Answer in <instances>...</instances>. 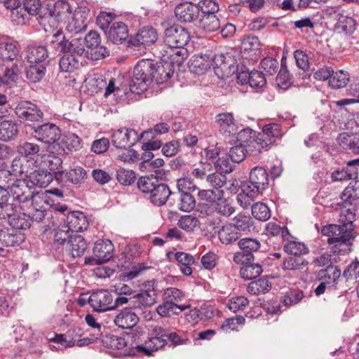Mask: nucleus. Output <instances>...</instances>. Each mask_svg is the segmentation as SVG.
Segmentation results:
<instances>
[{
	"mask_svg": "<svg viewBox=\"0 0 359 359\" xmlns=\"http://www.w3.org/2000/svg\"><path fill=\"white\" fill-rule=\"evenodd\" d=\"M346 199L341 208L339 224H328L323 226L321 233L329 236L327 243L332 245L331 252L333 254L345 255L351 250L353 241L357 236L355 231V208L351 202L359 198V188L354 185L348 186L343 192Z\"/></svg>",
	"mask_w": 359,
	"mask_h": 359,
	"instance_id": "f257e3e1",
	"label": "nucleus"
},
{
	"mask_svg": "<svg viewBox=\"0 0 359 359\" xmlns=\"http://www.w3.org/2000/svg\"><path fill=\"white\" fill-rule=\"evenodd\" d=\"M48 46L55 49L57 52L81 56L85 52L84 41L81 37H71L67 39L61 32L54 34L50 41L47 42Z\"/></svg>",
	"mask_w": 359,
	"mask_h": 359,
	"instance_id": "f03ea898",
	"label": "nucleus"
},
{
	"mask_svg": "<svg viewBox=\"0 0 359 359\" xmlns=\"http://www.w3.org/2000/svg\"><path fill=\"white\" fill-rule=\"evenodd\" d=\"M269 175L262 167H255L250 173L249 181L242 185V191L251 200L265 190L269 185Z\"/></svg>",
	"mask_w": 359,
	"mask_h": 359,
	"instance_id": "7ed1b4c3",
	"label": "nucleus"
},
{
	"mask_svg": "<svg viewBox=\"0 0 359 359\" xmlns=\"http://www.w3.org/2000/svg\"><path fill=\"white\" fill-rule=\"evenodd\" d=\"M154 62L149 60H142L135 65L132 80L133 87L140 91L145 90L149 83L154 81Z\"/></svg>",
	"mask_w": 359,
	"mask_h": 359,
	"instance_id": "20e7f679",
	"label": "nucleus"
},
{
	"mask_svg": "<svg viewBox=\"0 0 359 359\" xmlns=\"http://www.w3.org/2000/svg\"><path fill=\"white\" fill-rule=\"evenodd\" d=\"M32 135L38 141L46 144H53L61 137V131L54 123H46L37 126H32Z\"/></svg>",
	"mask_w": 359,
	"mask_h": 359,
	"instance_id": "39448f33",
	"label": "nucleus"
},
{
	"mask_svg": "<svg viewBox=\"0 0 359 359\" xmlns=\"http://www.w3.org/2000/svg\"><path fill=\"white\" fill-rule=\"evenodd\" d=\"M83 40L84 47L86 46L90 50L86 53L88 59L98 60L109 55V51L107 48L100 46V36L96 32L90 31Z\"/></svg>",
	"mask_w": 359,
	"mask_h": 359,
	"instance_id": "423d86ee",
	"label": "nucleus"
},
{
	"mask_svg": "<svg viewBox=\"0 0 359 359\" xmlns=\"http://www.w3.org/2000/svg\"><path fill=\"white\" fill-rule=\"evenodd\" d=\"M147 133L143 132L139 135L133 129L121 128L113 133L111 142L116 148L126 149L133 146Z\"/></svg>",
	"mask_w": 359,
	"mask_h": 359,
	"instance_id": "0eeeda50",
	"label": "nucleus"
},
{
	"mask_svg": "<svg viewBox=\"0 0 359 359\" xmlns=\"http://www.w3.org/2000/svg\"><path fill=\"white\" fill-rule=\"evenodd\" d=\"M240 251L233 255V261L240 264L249 263L254 259L253 252L260 248V243L256 238H245L239 241Z\"/></svg>",
	"mask_w": 359,
	"mask_h": 359,
	"instance_id": "6e6552de",
	"label": "nucleus"
},
{
	"mask_svg": "<svg viewBox=\"0 0 359 359\" xmlns=\"http://www.w3.org/2000/svg\"><path fill=\"white\" fill-rule=\"evenodd\" d=\"M15 112L20 122L29 124V122L39 121L43 116L41 110L29 101H21L15 109Z\"/></svg>",
	"mask_w": 359,
	"mask_h": 359,
	"instance_id": "1a4fd4ad",
	"label": "nucleus"
},
{
	"mask_svg": "<svg viewBox=\"0 0 359 359\" xmlns=\"http://www.w3.org/2000/svg\"><path fill=\"white\" fill-rule=\"evenodd\" d=\"M189 39L190 34L188 31L180 25L170 26L164 32V43L166 46H184Z\"/></svg>",
	"mask_w": 359,
	"mask_h": 359,
	"instance_id": "9d476101",
	"label": "nucleus"
},
{
	"mask_svg": "<svg viewBox=\"0 0 359 359\" xmlns=\"http://www.w3.org/2000/svg\"><path fill=\"white\" fill-rule=\"evenodd\" d=\"M283 135L280 125L271 123L265 125L262 131L257 134V142L260 147H269Z\"/></svg>",
	"mask_w": 359,
	"mask_h": 359,
	"instance_id": "9b49d317",
	"label": "nucleus"
},
{
	"mask_svg": "<svg viewBox=\"0 0 359 359\" xmlns=\"http://www.w3.org/2000/svg\"><path fill=\"white\" fill-rule=\"evenodd\" d=\"M88 301L95 311L103 312L114 309L112 295L106 290L93 292Z\"/></svg>",
	"mask_w": 359,
	"mask_h": 359,
	"instance_id": "f8f14e48",
	"label": "nucleus"
},
{
	"mask_svg": "<svg viewBox=\"0 0 359 359\" xmlns=\"http://www.w3.org/2000/svg\"><path fill=\"white\" fill-rule=\"evenodd\" d=\"M9 193H11V202L15 203L20 205V203L27 202L30 198L33 196L34 191L31 187L28 186L25 180H15L14 184L8 188Z\"/></svg>",
	"mask_w": 359,
	"mask_h": 359,
	"instance_id": "ddd939ff",
	"label": "nucleus"
},
{
	"mask_svg": "<svg viewBox=\"0 0 359 359\" xmlns=\"http://www.w3.org/2000/svg\"><path fill=\"white\" fill-rule=\"evenodd\" d=\"M44 11H46L43 15L44 18H53L57 22L69 20L72 14L69 4L63 0L56 1L50 8H44Z\"/></svg>",
	"mask_w": 359,
	"mask_h": 359,
	"instance_id": "4468645a",
	"label": "nucleus"
},
{
	"mask_svg": "<svg viewBox=\"0 0 359 359\" xmlns=\"http://www.w3.org/2000/svg\"><path fill=\"white\" fill-rule=\"evenodd\" d=\"M114 245L109 240L96 241L93 249L97 263H104L113 257Z\"/></svg>",
	"mask_w": 359,
	"mask_h": 359,
	"instance_id": "2eb2a0df",
	"label": "nucleus"
},
{
	"mask_svg": "<svg viewBox=\"0 0 359 359\" xmlns=\"http://www.w3.org/2000/svg\"><path fill=\"white\" fill-rule=\"evenodd\" d=\"M175 13L179 20L191 22L198 18L200 8L196 4L186 2L176 6Z\"/></svg>",
	"mask_w": 359,
	"mask_h": 359,
	"instance_id": "dca6fc26",
	"label": "nucleus"
},
{
	"mask_svg": "<svg viewBox=\"0 0 359 359\" xmlns=\"http://www.w3.org/2000/svg\"><path fill=\"white\" fill-rule=\"evenodd\" d=\"M67 225L64 228H68L72 233L83 231L87 229L88 222L86 215L81 212H72L67 216Z\"/></svg>",
	"mask_w": 359,
	"mask_h": 359,
	"instance_id": "f3484780",
	"label": "nucleus"
},
{
	"mask_svg": "<svg viewBox=\"0 0 359 359\" xmlns=\"http://www.w3.org/2000/svg\"><path fill=\"white\" fill-rule=\"evenodd\" d=\"M25 235L12 228L0 229V245L5 247L19 245L25 241Z\"/></svg>",
	"mask_w": 359,
	"mask_h": 359,
	"instance_id": "a211bd4d",
	"label": "nucleus"
},
{
	"mask_svg": "<svg viewBox=\"0 0 359 359\" xmlns=\"http://www.w3.org/2000/svg\"><path fill=\"white\" fill-rule=\"evenodd\" d=\"M105 34L113 43H121L128 37V26L122 22H113Z\"/></svg>",
	"mask_w": 359,
	"mask_h": 359,
	"instance_id": "6ab92c4d",
	"label": "nucleus"
},
{
	"mask_svg": "<svg viewBox=\"0 0 359 359\" xmlns=\"http://www.w3.org/2000/svg\"><path fill=\"white\" fill-rule=\"evenodd\" d=\"M139 322L137 315L131 311V309L126 308L114 318L116 326L122 329H131Z\"/></svg>",
	"mask_w": 359,
	"mask_h": 359,
	"instance_id": "aec40b11",
	"label": "nucleus"
},
{
	"mask_svg": "<svg viewBox=\"0 0 359 359\" xmlns=\"http://www.w3.org/2000/svg\"><path fill=\"white\" fill-rule=\"evenodd\" d=\"M48 51L46 46H28L26 50V59L30 64L46 63Z\"/></svg>",
	"mask_w": 359,
	"mask_h": 359,
	"instance_id": "412c9836",
	"label": "nucleus"
},
{
	"mask_svg": "<svg viewBox=\"0 0 359 359\" xmlns=\"http://www.w3.org/2000/svg\"><path fill=\"white\" fill-rule=\"evenodd\" d=\"M42 159L44 164L49 170L54 172L53 175L55 180L62 182L64 172L60 170L62 164V159L52 152L43 155Z\"/></svg>",
	"mask_w": 359,
	"mask_h": 359,
	"instance_id": "4be33fe9",
	"label": "nucleus"
},
{
	"mask_svg": "<svg viewBox=\"0 0 359 359\" xmlns=\"http://www.w3.org/2000/svg\"><path fill=\"white\" fill-rule=\"evenodd\" d=\"M66 249L72 257H79L82 256L86 252L87 243L82 236L74 233L68 240Z\"/></svg>",
	"mask_w": 359,
	"mask_h": 359,
	"instance_id": "5701e85b",
	"label": "nucleus"
},
{
	"mask_svg": "<svg viewBox=\"0 0 359 359\" xmlns=\"http://www.w3.org/2000/svg\"><path fill=\"white\" fill-rule=\"evenodd\" d=\"M17 208L18 204L11 202L8 189L0 187V218L12 215Z\"/></svg>",
	"mask_w": 359,
	"mask_h": 359,
	"instance_id": "b1692460",
	"label": "nucleus"
},
{
	"mask_svg": "<svg viewBox=\"0 0 359 359\" xmlns=\"http://www.w3.org/2000/svg\"><path fill=\"white\" fill-rule=\"evenodd\" d=\"M216 121L219 130L223 133L230 135L237 133L235 119L232 113L225 112L217 116Z\"/></svg>",
	"mask_w": 359,
	"mask_h": 359,
	"instance_id": "393cba45",
	"label": "nucleus"
},
{
	"mask_svg": "<svg viewBox=\"0 0 359 359\" xmlns=\"http://www.w3.org/2000/svg\"><path fill=\"white\" fill-rule=\"evenodd\" d=\"M171 195V191L168 186L161 181L149 194L150 201L155 205L161 206L168 201Z\"/></svg>",
	"mask_w": 359,
	"mask_h": 359,
	"instance_id": "a878e982",
	"label": "nucleus"
},
{
	"mask_svg": "<svg viewBox=\"0 0 359 359\" xmlns=\"http://www.w3.org/2000/svg\"><path fill=\"white\" fill-rule=\"evenodd\" d=\"M157 39L156 30L152 27H144L140 29L135 38L130 41L133 46H149Z\"/></svg>",
	"mask_w": 359,
	"mask_h": 359,
	"instance_id": "bb28decb",
	"label": "nucleus"
},
{
	"mask_svg": "<svg viewBox=\"0 0 359 359\" xmlns=\"http://www.w3.org/2000/svg\"><path fill=\"white\" fill-rule=\"evenodd\" d=\"M167 344V341L161 337H152L143 344L137 345L136 349L137 352L142 353L145 355H151L153 352L163 348Z\"/></svg>",
	"mask_w": 359,
	"mask_h": 359,
	"instance_id": "cd10ccee",
	"label": "nucleus"
},
{
	"mask_svg": "<svg viewBox=\"0 0 359 359\" xmlns=\"http://www.w3.org/2000/svg\"><path fill=\"white\" fill-rule=\"evenodd\" d=\"M165 52L166 55L164 56L167 55V59L170 60L169 63L176 64L178 66H180L188 56L187 49L184 46H167Z\"/></svg>",
	"mask_w": 359,
	"mask_h": 359,
	"instance_id": "c85d7f7f",
	"label": "nucleus"
},
{
	"mask_svg": "<svg viewBox=\"0 0 359 359\" xmlns=\"http://www.w3.org/2000/svg\"><path fill=\"white\" fill-rule=\"evenodd\" d=\"M20 205L11 216H6L8 219V223L12 229L19 231L20 229H26L31 226L29 217L25 213H18Z\"/></svg>",
	"mask_w": 359,
	"mask_h": 359,
	"instance_id": "c756f323",
	"label": "nucleus"
},
{
	"mask_svg": "<svg viewBox=\"0 0 359 359\" xmlns=\"http://www.w3.org/2000/svg\"><path fill=\"white\" fill-rule=\"evenodd\" d=\"M211 67L207 55H194L189 62L190 71L196 74H203Z\"/></svg>",
	"mask_w": 359,
	"mask_h": 359,
	"instance_id": "7c9ffc66",
	"label": "nucleus"
},
{
	"mask_svg": "<svg viewBox=\"0 0 359 359\" xmlns=\"http://www.w3.org/2000/svg\"><path fill=\"white\" fill-rule=\"evenodd\" d=\"M18 133L17 124L8 120H4L0 123V140L9 142L15 139Z\"/></svg>",
	"mask_w": 359,
	"mask_h": 359,
	"instance_id": "2f4dec72",
	"label": "nucleus"
},
{
	"mask_svg": "<svg viewBox=\"0 0 359 359\" xmlns=\"http://www.w3.org/2000/svg\"><path fill=\"white\" fill-rule=\"evenodd\" d=\"M338 142L343 149H349L353 153L359 154V133L340 134Z\"/></svg>",
	"mask_w": 359,
	"mask_h": 359,
	"instance_id": "473e14b6",
	"label": "nucleus"
},
{
	"mask_svg": "<svg viewBox=\"0 0 359 359\" xmlns=\"http://www.w3.org/2000/svg\"><path fill=\"white\" fill-rule=\"evenodd\" d=\"M218 237L222 243L228 245L236 241L240 237V233L234 225L226 224L219 230Z\"/></svg>",
	"mask_w": 359,
	"mask_h": 359,
	"instance_id": "72a5a7b5",
	"label": "nucleus"
},
{
	"mask_svg": "<svg viewBox=\"0 0 359 359\" xmlns=\"http://www.w3.org/2000/svg\"><path fill=\"white\" fill-rule=\"evenodd\" d=\"M19 49L15 43L8 41H0V59L4 61H13L17 58Z\"/></svg>",
	"mask_w": 359,
	"mask_h": 359,
	"instance_id": "f704fd0d",
	"label": "nucleus"
},
{
	"mask_svg": "<svg viewBox=\"0 0 359 359\" xmlns=\"http://www.w3.org/2000/svg\"><path fill=\"white\" fill-rule=\"evenodd\" d=\"M220 20L215 13L201 15L198 27L205 32H213L220 27Z\"/></svg>",
	"mask_w": 359,
	"mask_h": 359,
	"instance_id": "c9c22d12",
	"label": "nucleus"
},
{
	"mask_svg": "<svg viewBox=\"0 0 359 359\" xmlns=\"http://www.w3.org/2000/svg\"><path fill=\"white\" fill-rule=\"evenodd\" d=\"M174 73L172 65L165 62L164 65L154 62V80L157 83H163L170 79Z\"/></svg>",
	"mask_w": 359,
	"mask_h": 359,
	"instance_id": "e433bc0d",
	"label": "nucleus"
},
{
	"mask_svg": "<svg viewBox=\"0 0 359 359\" xmlns=\"http://www.w3.org/2000/svg\"><path fill=\"white\" fill-rule=\"evenodd\" d=\"M133 302V309H142L149 308L157 302V297L151 294H146L140 291L139 293L132 297Z\"/></svg>",
	"mask_w": 359,
	"mask_h": 359,
	"instance_id": "4c0bfd02",
	"label": "nucleus"
},
{
	"mask_svg": "<svg viewBox=\"0 0 359 359\" xmlns=\"http://www.w3.org/2000/svg\"><path fill=\"white\" fill-rule=\"evenodd\" d=\"M54 175L45 170H34L29 175L30 181L39 187H47L53 180Z\"/></svg>",
	"mask_w": 359,
	"mask_h": 359,
	"instance_id": "58836bf2",
	"label": "nucleus"
},
{
	"mask_svg": "<svg viewBox=\"0 0 359 359\" xmlns=\"http://www.w3.org/2000/svg\"><path fill=\"white\" fill-rule=\"evenodd\" d=\"M189 307V305H178L176 303H170L163 300V302L157 306L156 312L162 317H168L172 314L178 313L176 310H179L181 312Z\"/></svg>",
	"mask_w": 359,
	"mask_h": 359,
	"instance_id": "ea45409f",
	"label": "nucleus"
},
{
	"mask_svg": "<svg viewBox=\"0 0 359 359\" xmlns=\"http://www.w3.org/2000/svg\"><path fill=\"white\" fill-rule=\"evenodd\" d=\"M260 46L258 37L250 35L243 39L241 50L243 53H252V56H257L260 52Z\"/></svg>",
	"mask_w": 359,
	"mask_h": 359,
	"instance_id": "a19ab883",
	"label": "nucleus"
},
{
	"mask_svg": "<svg viewBox=\"0 0 359 359\" xmlns=\"http://www.w3.org/2000/svg\"><path fill=\"white\" fill-rule=\"evenodd\" d=\"M46 73V63L30 64L26 70L27 79L33 83L40 81L44 77Z\"/></svg>",
	"mask_w": 359,
	"mask_h": 359,
	"instance_id": "79ce46f5",
	"label": "nucleus"
},
{
	"mask_svg": "<svg viewBox=\"0 0 359 359\" xmlns=\"http://www.w3.org/2000/svg\"><path fill=\"white\" fill-rule=\"evenodd\" d=\"M271 288V284L267 278H259L250 283L247 290L250 294L258 295L268 292Z\"/></svg>",
	"mask_w": 359,
	"mask_h": 359,
	"instance_id": "37998d69",
	"label": "nucleus"
},
{
	"mask_svg": "<svg viewBox=\"0 0 359 359\" xmlns=\"http://www.w3.org/2000/svg\"><path fill=\"white\" fill-rule=\"evenodd\" d=\"M161 180L154 175L141 177L137 182L138 189L144 194H150Z\"/></svg>",
	"mask_w": 359,
	"mask_h": 359,
	"instance_id": "c03bdc74",
	"label": "nucleus"
},
{
	"mask_svg": "<svg viewBox=\"0 0 359 359\" xmlns=\"http://www.w3.org/2000/svg\"><path fill=\"white\" fill-rule=\"evenodd\" d=\"M78 56L66 54L63 55L59 62L60 69L63 72H73L79 67Z\"/></svg>",
	"mask_w": 359,
	"mask_h": 359,
	"instance_id": "a18cd8bd",
	"label": "nucleus"
},
{
	"mask_svg": "<svg viewBox=\"0 0 359 359\" xmlns=\"http://www.w3.org/2000/svg\"><path fill=\"white\" fill-rule=\"evenodd\" d=\"M309 262L302 257H288L285 258L282 269L284 271H297L306 266Z\"/></svg>",
	"mask_w": 359,
	"mask_h": 359,
	"instance_id": "49530a36",
	"label": "nucleus"
},
{
	"mask_svg": "<svg viewBox=\"0 0 359 359\" xmlns=\"http://www.w3.org/2000/svg\"><path fill=\"white\" fill-rule=\"evenodd\" d=\"M87 24L80 12L76 13L69 20L67 29L71 33L78 34L86 29Z\"/></svg>",
	"mask_w": 359,
	"mask_h": 359,
	"instance_id": "de8ad7c7",
	"label": "nucleus"
},
{
	"mask_svg": "<svg viewBox=\"0 0 359 359\" xmlns=\"http://www.w3.org/2000/svg\"><path fill=\"white\" fill-rule=\"evenodd\" d=\"M64 178L72 184H80L87 178V172L83 168L78 166L64 172Z\"/></svg>",
	"mask_w": 359,
	"mask_h": 359,
	"instance_id": "09e8293b",
	"label": "nucleus"
},
{
	"mask_svg": "<svg viewBox=\"0 0 359 359\" xmlns=\"http://www.w3.org/2000/svg\"><path fill=\"white\" fill-rule=\"evenodd\" d=\"M245 266H243L240 270L241 276L245 280H252L262 273V266L258 264H243Z\"/></svg>",
	"mask_w": 359,
	"mask_h": 359,
	"instance_id": "8fccbe9b",
	"label": "nucleus"
},
{
	"mask_svg": "<svg viewBox=\"0 0 359 359\" xmlns=\"http://www.w3.org/2000/svg\"><path fill=\"white\" fill-rule=\"evenodd\" d=\"M226 57L223 54L216 55L211 61V66L216 71V74H218L217 71L220 70L222 72L229 74L231 71L235 72V67L232 64H229L226 61Z\"/></svg>",
	"mask_w": 359,
	"mask_h": 359,
	"instance_id": "3c124183",
	"label": "nucleus"
},
{
	"mask_svg": "<svg viewBox=\"0 0 359 359\" xmlns=\"http://www.w3.org/2000/svg\"><path fill=\"white\" fill-rule=\"evenodd\" d=\"M233 225L235 226L237 231H250L254 225V222L249 215L245 213H238L233 219Z\"/></svg>",
	"mask_w": 359,
	"mask_h": 359,
	"instance_id": "603ef678",
	"label": "nucleus"
},
{
	"mask_svg": "<svg viewBox=\"0 0 359 359\" xmlns=\"http://www.w3.org/2000/svg\"><path fill=\"white\" fill-rule=\"evenodd\" d=\"M198 219L192 215H185L180 217L177 222V226L187 232H192L199 226Z\"/></svg>",
	"mask_w": 359,
	"mask_h": 359,
	"instance_id": "864d4df0",
	"label": "nucleus"
},
{
	"mask_svg": "<svg viewBox=\"0 0 359 359\" xmlns=\"http://www.w3.org/2000/svg\"><path fill=\"white\" fill-rule=\"evenodd\" d=\"M15 180L16 177L8 169L7 164L0 163V187L8 189Z\"/></svg>",
	"mask_w": 359,
	"mask_h": 359,
	"instance_id": "5fc2aeb1",
	"label": "nucleus"
},
{
	"mask_svg": "<svg viewBox=\"0 0 359 359\" xmlns=\"http://www.w3.org/2000/svg\"><path fill=\"white\" fill-rule=\"evenodd\" d=\"M224 196V191L221 189H203L198 192L200 200L213 203L220 201Z\"/></svg>",
	"mask_w": 359,
	"mask_h": 359,
	"instance_id": "6e6d98bb",
	"label": "nucleus"
},
{
	"mask_svg": "<svg viewBox=\"0 0 359 359\" xmlns=\"http://www.w3.org/2000/svg\"><path fill=\"white\" fill-rule=\"evenodd\" d=\"M348 81V72L340 70L336 72H333L329 84L332 88H341L346 86Z\"/></svg>",
	"mask_w": 359,
	"mask_h": 359,
	"instance_id": "4d7b16f0",
	"label": "nucleus"
},
{
	"mask_svg": "<svg viewBox=\"0 0 359 359\" xmlns=\"http://www.w3.org/2000/svg\"><path fill=\"white\" fill-rule=\"evenodd\" d=\"M252 216L259 221H266L271 217L268 206L261 202L256 203L251 207Z\"/></svg>",
	"mask_w": 359,
	"mask_h": 359,
	"instance_id": "13d9d810",
	"label": "nucleus"
},
{
	"mask_svg": "<svg viewBox=\"0 0 359 359\" xmlns=\"http://www.w3.org/2000/svg\"><path fill=\"white\" fill-rule=\"evenodd\" d=\"M287 241L283 246V249L287 254L294 255V257H300L301 255L308 252V248L304 243L289 240Z\"/></svg>",
	"mask_w": 359,
	"mask_h": 359,
	"instance_id": "bf43d9fd",
	"label": "nucleus"
},
{
	"mask_svg": "<svg viewBox=\"0 0 359 359\" xmlns=\"http://www.w3.org/2000/svg\"><path fill=\"white\" fill-rule=\"evenodd\" d=\"M102 342L104 346L112 349L121 350L126 346L124 338L114 334L106 335Z\"/></svg>",
	"mask_w": 359,
	"mask_h": 359,
	"instance_id": "052dcab7",
	"label": "nucleus"
},
{
	"mask_svg": "<svg viewBox=\"0 0 359 359\" xmlns=\"http://www.w3.org/2000/svg\"><path fill=\"white\" fill-rule=\"evenodd\" d=\"M266 233L273 236L280 235L284 241H288L290 237V233L286 226H280L275 222H269L266 226Z\"/></svg>",
	"mask_w": 359,
	"mask_h": 359,
	"instance_id": "680f3d73",
	"label": "nucleus"
},
{
	"mask_svg": "<svg viewBox=\"0 0 359 359\" xmlns=\"http://www.w3.org/2000/svg\"><path fill=\"white\" fill-rule=\"evenodd\" d=\"M18 68L16 65H13L12 67H6L3 72L0 74V82L5 85H13L18 79Z\"/></svg>",
	"mask_w": 359,
	"mask_h": 359,
	"instance_id": "e2e57ef3",
	"label": "nucleus"
},
{
	"mask_svg": "<svg viewBox=\"0 0 359 359\" xmlns=\"http://www.w3.org/2000/svg\"><path fill=\"white\" fill-rule=\"evenodd\" d=\"M304 298L303 291L297 289L289 290L283 297V303L285 306H292L298 304Z\"/></svg>",
	"mask_w": 359,
	"mask_h": 359,
	"instance_id": "0e129e2a",
	"label": "nucleus"
},
{
	"mask_svg": "<svg viewBox=\"0 0 359 359\" xmlns=\"http://www.w3.org/2000/svg\"><path fill=\"white\" fill-rule=\"evenodd\" d=\"M178 208L184 212H190L196 206V200L191 194H180Z\"/></svg>",
	"mask_w": 359,
	"mask_h": 359,
	"instance_id": "69168bd1",
	"label": "nucleus"
},
{
	"mask_svg": "<svg viewBox=\"0 0 359 359\" xmlns=\"http://www.w3.org/2000/svg\"><path fill=\"white\" fill-rule=\"evenodd\" d=\"M39 146L29 142H24L17 147V151L21 156L27 157L39 153Z\"/></svg>",
	"mask_w": 359,
	"mask_h": 359,
	"instance_id": "338daca9",
	"label": "nucleus"
},
{
	"mask_svg": "<svg viewBox=\"0 0 359 359\" xmlns=\"http://www.w3.org/2000/svg\"><path fill=\"white\" fill-rule=\"evenodd\" d=\"M115 15L111 13L100 12L97 17L96 23L97 26L106 33L112 24Z\"/></svg>",
	"mask_w": 359,
	"mask_h": 359,
	"instance_id": "774afa93",
	"label": "nucleus"
}]
</instances>
